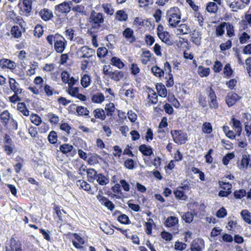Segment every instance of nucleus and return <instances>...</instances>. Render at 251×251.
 Returning <instances> with one entry per match:
<instances>
[{
    "label": "nucleus",
    "mask_w": 251,
    "mask_h": 251,
    "mask_svg": "<svg viewBox=\"0 0 251 251\" xmlns=\"http://www.w3.org/2000/svg\"><path fill=\"white\" fill-rule=\"evenodd\" d=\"M48 44L52 46L54 50L58 53H62L67 46V41L60 34H49L46 37Z\"/></svg>",
    "instance_id": "f257e3e1"
},
{
    "label": "nucleus",
    "mask_w": 251,
    "mask_h": 251,
    "mask_svg": "<svg viewBox=\"0 0 251 251\" xmlns=\"http://www.w3.org/2000/svg\"><path fill=\"white\" fill-rule=\"evenodd\" d=\"M70 3L63 1L54 6V13L57 17V23L61 24L67 19V15L71 10Z\"/></svg>",
    "instance_id": "f03ea898"
},
{
    "label": "nucleus",
    "mask_w": 251,
    "mask_h": 251,
    "mask_svg": "<svg viewBox=\"0 0 251 251\" xmlns=\"http://www.w3.org/2000/svg\"><path fill=\"white\" fill-rule=\"evenodd\" d=\"M166 18L168 25L171 27H176L180 22L181 13L176 6L171 7L166 12Z\"/></svg>",
    "instance_id": "7ed1b4c3"
},
{
    "label": "nucleus",
    "mask_w": 251,
    "mask_h": 251,
    "mask_svg": "<svg viewBox=\"0 0 251 251\" xmlns=\"http://www.w3.org/2000/svg\"><path fill=\"white\" fill-rule=\"evenodd\" d=\"M164 69L160 68L158 66H153L151 68V72L156 76L160 77L163 76L164 73L168 75L169 78H173V74L172 73V67L170 64L166 61L164 64Z\"/></svg>",
    "instance_id": "20e7f679"
},
{
    "label": "nucleus",
    "mask_w": 251,
    "mask_h": 251,
    "mask_svg": "<svg viewBox=\"0 0 251 251\" xmlns=\"http://www.w3.org/2000/svg\"><path fill=\"white\" fill-rule=\"evenodd\" d=\"M104 15L102 13L96 12L94 10L91 12L90 22L93 27L99 28L104 23Z\"/></svg>",
    "instance_id": "39448f33"
},
{
    "label": "nucleus",
    "mask_w": 251,
    "mask_h": 251,
    "mask_svg": "<svg viewBox=\"0 0 251 251\" xmlns=\"http://www.w3.org/2000/svg\"><path fill=\"white\" fill-rule=\"evenodd\" d=\"M164 26L160 24L157 27V35L162 42L168 45H172V42L170 40V35L169 32L165 31Z\"/></svg>",
    "instance_id": "423d86ee"
},
{
    "label": "nucleus",
    "mask_w": 251,
    "mask_h": 251,
    "mask_svg": "<svg viewBox=\"0 0 251 251\" xmlns=\"http://www.w3.org/2000/svg\"><path fill=\"white\" fill-rule=\"evenodd\" d=\"M76 54L79 58H90L95 55V50L90 48L88 46H84L79 49L76 51Z\"/></svg>",
    "instance_id": "0eeeda50"
},
{
    "label": "nucleus",
    "mask_w": 251,
    "mask_h": 251,
    "mask_svg": "<svg viewBox=\"0 0 251 251\" xmlns=\"http://www.w3.org/2000/svg\"><path fill=\"white\" fill-rule=\"evenodd\" d=\"M171 134L174 141L178 145L184 144L187 140L186 134L180 130H172Z\"/></svg>",
    "instance_id": "6e6552de"
},
{
    "label": "nucleus",
    "mask_w": 251,
    "mask_h": 251,
    "mask_svg": "<svg viewBox=\"0 0 251 251\" xmlns=\"http://www.w3.org/2000/svg\"><path fill=\"white\" fill-rule=\"evenodd\" d=\"M32 4L31 0H23L22 3L21 4H19L20 15L26 17L29 16L32 10Z\"/></svg>",
    "instance_id": "1a4fd4ad"
},
{
    "label": "nucleus",
    "mask_w": 251,
    "mask_h": 251,
    "mask_svg": "<svg viewBox=\"0 0 251 251\" xmlns=\"http://www.w3.org/2000/svg\"><path fill=\"white\" fill-rule=\"evenodd\" d=\"M103 72L104 75L110 77L111 78H123L124 73L120 71H115L112 72L109 70V68L106 65L103 66Z\"/></svg>",
    "instance_id": "9d476101"
},
{
    "label": "nucleus",
    "mask_w": 251,
    "mask_h": 251,
    "mask_svg": "<svg viewBox=\"0 0 251 251\" xmlns=\"http://www.w3.org/2000/svg\"><path fill=\"white\" fill-rule=\"evenodd\" d=\"M240 2L239 1H235L233 2H231L229 4V6L230 8L234 9V11H236L238 9H243L247 6H248L250 2V0H239Z\"/></svg>",
    "instance_id": "9b49d317"
},
{
    "label": "nucleus",
    "mask_w": 251,
    "mask_h": 251,
    "mask_svg": "<svg viewBox=\"0 0 251 251\" xmlns=\"http://www.w3.org/2000/svg\"><path fill=\"white\" fill-rule=\"evenodd\" d=\"M16 67V63L12 60L6 58H2L0 60V67L1 69H8L10 70H13Z\"/></svg>",
    "instance_id": "f8f14e48"
},
{
    "label": "nucleus",
    "mask_w": 251,
    "mask_h": 251,
    "mask_svg": "<svg viewBox=\"0 0 251 251\" xmlns=\"http://www.w3.org/2000/svg\"><path fill=\"white\" fill-rule=\"evenodd\" d=\"M249 154H243L240 164L238 165L239 169L244 170L249 166L251 167V159Z\"/></svg>",
    "instance_id": "ddd939ff"
},
{
    "label": "nucleus",
    "mask_w": 251,
    "mask_h": 251,
    "mask_svg": "<svg viewBox=\"0 0 251 251\" xmlns=\"http://www.w3.org/2000/svg\"><path fill=\"white\" fill-rule=\"evenodd\" d=\"M240 98L236 93H228L226 98V103L229 107L232 106Z\"/></svg>",
    "instance_id": "4468645a"
},
{
    "label": "nucleus",
    "mask_w": 251,
    "mask_h": 251,
    "mask_svg": "<svg viewBox=\"0 0 251 251\" xmlns=\"http://www.w3.org/2000/svg\"><path fill=\"white\" fill-rule=\"evenodd\" d=\"M204 247V241L201 239L194 240L191 245V251H202Z\"/></svg>",
    "instance_id": "2eb2a0df"
},
{
    "label": "nucleus",
    "mask_w": 251,
    "mask_h": 251,
    "mask_svg": "<svg viewBox=\"0 0 251 251\" xmlns=\"http://www.w3.org/2000/svg\"><path fill=\"white\" fill-rule=\"evenodd\" d=\"M123 35L131 43H133L136 40V38L134 35L133 30L131 28H126L123 32Z\"/></svg>",
    "instance_id": "dca6fc26"
},
{
    "label": "nucleus",
    "mask_w": 251,
    "mask_h": 251,
    "mask_svg": "<svg viewBox=\"0 0 251 251\" xmlns=\"http://www.w3.org/2000/svg\"><path fill=\"white\" fill-rule=\"evenodd\" d=\"M201 32L198 30H193L190 34L191 42L197 46L200 45L201 40Z\"/></svg>",
    "instance_id": "f3484780"
},
{
    "label": "nucleus",
    "mask_w": 251,
    "mask_h": 251,
    "mask_svg": "<svg viewBox=\"0 0 251 251\" xmlns=\"http://www.w3.org/2000/svg\"><path fill=\"white\" fill-rule=\"evenodd\" d=\"M39 15L41 19L44 21H48L53 17L52 11L47 8L42 9L39 12Z\"/></svg>",
    "instance_id": "a211bd4d"
},
{
    "label": "nucleus",
    "mask_w": 251,
    "mask_h": 251,
    "mask_svg": "<svg viewBox=\"0 0 251 251\" xmlns=\"http://www.w3.org/2000/svg\"><path fill=\"white\" fill-rule=\"evenodd\" d=\"M232 124V127L238 136H240L242 131V124L240 121L234 117L231 119Z\"/></svg>",
    "instance_id": "6ab92c4d"
},
{
    "label": "nucleus",
    "mask_w": 251,
    "mask_h": 251,
    "mask_svg": "<svg viewBox=\"0 0 251 251\" xmlns=\"http://www.w3.org/2000/svg\"><path fill=\"white\" fill-rule=\"evenodd\" d=\"M22 29L20 26L13 25L10 30L11 34L15 38H20L22 35Z\"/></svg>",
    "instance_id": "aec40b11"
},
{
    "label": "nucleus",
    "mask_w": 251,
    "mask_h": 251,
    "mask_svg": "<svg viewBox=\"0 0 251 251\" xmlns=\"http://www.w3.org/2000/svg\"><path fill=\"white\" fill-rule=\"evenodd\" d=\"M6 251H22L21 245L15 240L11 241L10 246L6 247Z\"/></svg>",
    "instance_id": "412c9836"
},
{
    "label": "nucleus",
    "mask_w": 251,
    "mask_h": 251,
    "mask_svg": "<svg viewBox=\"0 0 251 251\" xmlns=\"http://www.w3.org/2000/svg\"><path fill=\"white\" fill-rule=\"evenodd\" d=\"M206 10L210 14H216L218 10V4L210 1L206 4Z\"/></svg>",
    "instance_id": "4be33fe9"
},
{
    "label": "nucleus",
    "mask_w": 251,
    "mask_h": 251,
    "mask_svg": "<svg viewBox=\"0 0 251 251\" xmlns=\"http://www.w3.org/2000/svg\"><path fill=\"white\" fill-rule=\"evenodd\" d=\"M115 18L120 22L126 21L128 19V15L124 10H119L116 13Z\"/></svg>",
    "instance_id": "5701e85b"
},
{
    "label": "nucleus",
    "mask_w": 251,
    "mask_h": 251,
    "mask_svg": "<svg viewBox=\"0 0 251 251\" xmlns=\"http://www.w3.org/2000/svg\"><path fill=\"white\" fill-rule=\"evenodd\" d=\"M148 93V99L149 102H151L152 104H156L158 101L156 93L151 88L149 89Z\"/></svg>",
    "instance_id": "b1692460"
},
{
    "label": "nucleus",
    "mask_w": 251,
    "mask_h": 251,
    "mask_svg": "<svg viewBox=\"0 0 251 251\" xmlns=\"http://www.w3.org/2000/svg\"><path fill=\"white\" fill-rule=\"evenodd\" d=\"M226 25V22H224L220 24L219 25L216 26L215 33L217 37L222 36L225 33V27Z\"/></svg>",
    "instance_id": "393cba45"
},
{
    "label": "nucleus",
    "mask_w": 251,
    "mask_h": 251,
    "mask_svg": "<svg viewBox=\"0 0 251 251\" xmlns=\"http://www.w3.org/2000/svg\"><path fill=\"white\" fill-rule=\"evenodd\" d=\"M11 89L15 93H21L22 89L19 87V84L16 82V79H9Z\"/></svg>",
    "instance_id": "a878e982"
},
{
    "label": "nucleus",
    "mask_w": 251,
    "mask_h": 251,
    "mask_svg": "<svg viewBox=\"0 0 251 251\" xmlns=\"http://www.w3.org/2000/svg\"><path fill=\"white\" fill-rule=\"evenodd\" d=\"M139 150L144 155L146 156H150L152 153V149L149 147L147 146L146 145L143 144L140 146L139 148Z\"/></svg>",
    "instance_id": "bb28decb"
},
{
    "label": "nucleus",
    "mask_w": 251,
    "mask_h": 251,
    "mask_svg": "<svg viewBox=\"0 0 251 251\" xmlns=\"http://www.w3.org/2000/svg\"><path fill=\"white\" fill-rule=\"evenodd\" d=\"M97 182L100 185H105L109 183V178L101 173L98 174L96 179Z\"/></svg>",
    "instance_id": "cd10ccee"
},
{
    "label": "nucleus",
    "mask_w": 251,
    "mask_h": 251,
    "mask_svg": "<svg viewBox=\"0 0 251 251\" xmlns=\"http://www.w3.org/2000/svg\"><path fill=\"white\" fill-rule=\"evenodd\" d=\"M88 181L93 182L97 177L98 174L94 169H88L86 170Z\"/></svg>",
    "instance_id": "c85d7f7f"
},
{
    "label": "nucleus",
    "mask_w": 251,
    "mask_h": 251,
    "mask_svg": "<svg viewBox=\"0 0 251 251\" xmlns=\"http://www.w3.org/2000/svg\"><path fill=\"white\" fill-rule=\"evenodd\" d=\"M178 223V219L176 217L170 216L167 219L165 222V225L171 227L175 226Z\"/></svg>",
    "instance_id": "c756f323"
},
{
    "label": "nucleus",
    "mask_w": 251,
    "mask_h": 251,
    "mask_svg": "<svg viewBox=\"0 0 251 251\" xmlns=\"http://www.w3.org/2000/svg\"><path fill=\"white\" fill-rule=\"evenodd\" d=\"M76 112L78 116H88V117H90V116H89V111L87 109V108L83 106H77L76 108Z\"/></svg>",
    "instance_id": "7c9ffc66"
},
{
    "label": "nucleus",
    "mask_w": 251,
    "mask_h": 251,
    "mask_svg": "<svg viewBox=\"0 0 251 251\" xmlns=\"http://www.w3.org/2000/svg\"><path fill=\"white\" fill-rule=\"evenodd\" d=\"M95 118L100 119L101 120H104L106 118L105 111L101 108H97L94 112Z\"/></svg>",
    "instance_id": "2f4dec72"
},
{
    "label": "nucleus",
    "mask_w": 251,
    "mask_h": 251,
    "mask_svg": "<svg viewBox=\"0 0 251 251\" xmlns=\"http://www.w3.org/2000/svg\"><path fill=\"white\" fill-rule=\"evenodd\" d=\"M17 109L25 116H27L29 114V111L24 102L18 103L17 104Z\"/></svg>",
    "instance_id": "473e14b6"
},
{
    "label": "nucleus",
    "mask_w": 251,
    "mask_h": 251,
    "mask_svg": "<svg viewBox=\"0 0 251 251\" xmlns=\"http://www.w3.org/2000/svg\"><path fill=\"white\" fill-rule=\"evenodd\" d=\"M177 31L179 32V34H186L190 32L191 29L189 26L187 24H182L178 26Z\"/></svg>",
    "instance_id": "72a5a7b5"
},
{
    "label": "nucleus",
    "mask_w": 251,
    "mask_h": 251,
    "mask_svg": "<svg viewBox=\"0 0 251 251\" xmlns=\"http://www.w3.org/2000/svg\"><path fill=\"white\" fill-rule=\"evenodd\" d=\"M233 73V70L231 68L230 64L227 63L223 68V74L225 76L227 77H231Z\"/></svg>",
    "instance_id": "f704fd0d"
},
{
    "label": "nucleus",
    "mask_w": 251,
    "mask_h": 251,
    "mask_svg": "<svg viewBox=\"0 0 251 251\" xmlns=\"http://www.w3.org/2000/svg\"><path fill=\"white\" fill-rule=\"evenodd\" d=\"M226 35L229 37H233L235 35L234 27L233 25L229 22L226 23Z\"/></svg>",
    "instance_id": "c9c22d12"
},
{
    "label": "nucleus",
    "mask_w": 251,
    "mask_h": 251,
    "mask_svg": "<svg viewBox=\"0 0 251 251\" xmlns=\"http://www.w3.org/2000/svg\"><path fill=\"white\" fill-rule=\"evenodd\" d=\"M158 95L162 97L167 96V92L165 86L161 84H157L156 86Z\"/></svg>",
    "instance_id": "e433bc0d"
},
{
    "label": "nucleus",
    "mask_w": 251,
    "mask_h": 251,
    "mask_svg": "<svg viewBox=\"0 0 251 251\" xmlns=\"http://www.w3.org/2000/svg\"><path fill=\"white\" fill-rule=\"evenodd\" d=\"M151 54L149 50L144 51L142 55V63L144 65L147 64L151 60Z\"/></svg>",
    "instance_id": "4c0bfd02"
},
{
    "label": "nucleus",
    "mask_w": 251,
    "mask_h": 251,
    "mask_svg": "<svg viewBox=\"0 0 251 251\" xmlns=\"http://www.w3.org/2000/svg\"><path fill=\"white\" fill-rule=\"evenodd\" d=\"M30 120L32 123L39 126L42 123V119L36 114L32 113L30 116Z\"/></svg>",
    "instance_id": "58836bf2"
},
{
    "label": "nucleus",
    "mask_w": 251,
    "mask_h": 251,
    "mask_svg": "<svg viewBox=\"0 0 251 251\" xmlns=\"http://www.w3.org/2000/svg\"><path fill=\"white\" fill-rule=\"evenodd\" d=\"M10 118V114L7 110L3 111L0 115V119L4 125H7L8 123Z\"/></svg>",
    "instance_id": "ea45409f"
},
{
    "label": "nucleus",
    "mask_w": 251,
    "mask_h": 251,
    "mask_svg": "<svg viewBox=\"0 0 251 251\" xmlns=\"http://www.w3.org/2000/svg\"><path fill=\"white\" fill-rule=\"evenodd\" d=\"M111 64L119 69H122L124 67L125 64L121 61V60L117 57H112L111 59Z\"/></svg>",
    "instance_id": "a19ab883"
},
{
    "label": "nucleus",
    "mask_w": 251,
    "mask_h": 251,
    "mask_svg": "<svg viewBox=\"0 0 251 251\" xmlns=\"http://www.w3.org/2000/svg\"><path fill=\"white\" fill-rule=\"evenodd\" d=\"M198 72L201 77H206L210 73V69L200 66L198 68Z\"/></svg>",
    "instance_id": "79ce46f5"
},
{
    "label": "nucleus",
    "mask_w": 251,
    "mask_h": 251,
    "mask_svg": "<svg viewBox=\"0 0 251 251\" xmlns=\"http://www.w3.org/2000/svg\"><path fill=\"white\" fill-rule=\"evenodd\" d=\"M101 7L106 14L109 15H112L113 14L114 10V9L112 8L111 4L108 3H103L101 5Z\"/></svg>",
    "instance_id": "37998d69"
},
{
    "label": "nucleus",
    "mask_w": 251,
    "mask_h": 251,
    "mask_svg": "<svg viewBox=\"0 0 251 251\" xmlns=\"http://www.w3.org/2000/svg\"><path fill=\"white\" fill-rule=\"evenodd\" d=\"M92 101L95 103H101L104 100V96L102 93H97L91 98Z\"/></svg>",
    "instance_id": "c03bdc74"
},
{
    "label": "nucleus",
    "mask_w": 251,
    "mask_h": 251,
    "mask_svg": "<svg viewBox=\"0 0 251 251\" xmlns=\"http://www.w3.org/2000/svg\"><path fill=\"white\" fill-rule=\"evenodd\" d=\"M43 32L44 30L43 26L41 25H37L34 27V29L33 30L34 35L35 37L40 38L42 36Z\"/></svg>",
    "instance_id": "a18cd8bd"
},
{
    "label": "nucleus",
    "mask_w": 251,
    "mask_h": 251,
    "mask_svg": "<svg viewBox=\"0 0 251 251\" xmlns=\"http://www.w3.org/2000/svg\"><path fill=\"white\" fill-rule=\"evenodd\" d=\"M241 215L243 220L247 223L251 224V213L247 210H243L241 212Z\"/></svg>",
    "instance_id": "49530a36"
},
{
    "label": "nucleus",
    "mask_w": 251,
    "mask_h": 251,
    "mask_svg": "<svg viewBox=\"0 0 251 251\" xmlns=\"http://www.w3.org/2000/svg\"><path fill=\"white\" fill-rule=\"evenodd\" d=\"M115 109L114 103L110 102L105 106V110L106 111L107 116H111Z\"/></svg>",
    "instance_id": "de8ad7c7"
},
{
    "label": "nucleus",
    "mask_w": 251,
    "mask_h": 251,
    "mask_svg": "<svg viewBox=\"0 0 251 251\" xmlns=\"http://www.w3.org/2000/svg\"><path fill=\"white\" fill-rule=\"evenodd\" d=\"M73 149V146L68 144L62 145L59 147L60 151L64 154H67V153L71 151Z\"/></svg>",
    "instance_id": "09e8293b"
},
{
    "label": "nucleus",
    "mask_w": 251,
    "mask_h": 251,
    "mask_svg": "<svg viewBox=\"0 0 251 251\" xmlns=\"http://www.w3.org/2000/svg\"><path fill=\"white\" fill-rule=\"evenodd\" d=\"M250 36L246 32H243L239 37V42L241 44L247 43L250 40Z\"/></svg>",
    "instance_id": "8fccbe9b"
},
{
    "label": "nucleus",
    "mask_w": 251,
    "mask_h": 251,
    "mask_svg": "<svg viewBox=\"0 0 251 251\" xmlns=\"http://www.w3.org/2000/svg\"><path fill=\"white\" fill-rule=\"evenodd\" d=\"M108 49L105 47H100L97 50V56L99 58L104 57L108 53Z\"/></svg>",
    "instance_id": "3c124183"
},
{
    "label": "nucleus",
    "mask_w": 251,
    "mask_h": 251,
    "mask_svg": "<svg viewBox=\"0 0 251 251\" xmlns=\"http://www.w3.org/2000/svg\"><path fill=\"white\" fill-rule=\"evenodd\" d=\"M202 131L206 134H210L212 131V126L211 124L209 122H205L202 125Z\"/></svg>",
    "instance_id": "603ef678"
},
{
    "label": "nucleus",
    "mask_w": 251,
    "mask_h": 251,
    "mask_svg": "<svg viewBox=\"0 0 251 251\" xmlns=\"http://www.w3.org/2000/svg\"><path fill=\"white\" fill-rule=\"evenodd\" d=\"M48 138L50 143L52 144L56 143L57 141L56 132L53 130L50 131L48 135Z\"/></svg>",
    "instance_id": "864d4df0"
},
{
    "label": "nucleus",
    "mask_w": 251,
    "mask_h": 251,
    "mask_svg": "<svg viewBox=\"0 0 251 251\" xmlns=\"http://www.w3.org/2000/svg\"><path fill=\"white\" fill-rule=\"evenodd\" d=\"M232 47V41L231 40H228L226 42L222 43L220 45V49L222 51L230 49Z\"/></svg>",
    "instance_id": "5fc2aeb1"
},
{
    "label": "nucleus",
    "mask_w": 251,
    "mask_h": 251,
    "mask_svg": "<svg viewBox=\"0 0 251 251\" xmlns=\"http://www.w3.org/2000/svg\"><path fill=\"white\" fill-rule=\"evenodd\" d=\"M77 185H80V187L85 191H89L91 189V185L85 181L78 180L76 182Z\"/></svg>",
    "instance_id": "6e6d98bb"
},
{
    "label": "nucleus",
    "mask_w": 251,
    "mask_h": 251,
    "mask_svg": "<svg viewBox=\"0 0 251 251\" xmlns=\"http://www.w3.org/2000/svg\"><path fill=\"white\" fill-rule=\"evenodd\" d=\"M247 194V192L244 189H240L239 190H236L233 193L234 197L237 199H241L245 197Z\"/></svg>",
    "instance_id": "4d7b16f0"
},
{
    "label": "nucleus",
    "mask_w": 251,
    "mask_h": 251,
    "mask_svg": "<svg viewBox=\"0 0 251 251\" xmlns=\"http://www.w3.org/2000/svg\"><path fill=\"white\" fill-rule=\"evenodd\" d=\"M47 116L49 119L50 122L52 124H56L59 121L58 116L52 113H48Z\"/></svg>",
    "instance_id": "13d9d810"
},
{
    "label": "nucleus",
    "mask_w": 251,
    "mask_h": 251,
    "mask_svg": "<svg viewBox=\"0 0 251 251\" xmlns=\"http://www.w3.org/2000/svg\"><path fill=\"white\" fill-rule=\"evenodd\" d=\"M182 218L186 223H190L193 221L194 216L192 212H188L182 216Z\"/></svg>",
    "instance_id": "bf43d9fd"
},
{
    "label": "nucleus",
    "mask_w": 251,
    "mask_h": 251,
    "mask_svg": "<svg viewBox=\"0 0 251 251\" xmlns=\"http://www.w3.org/2000/svg\"><path fill=\"white\" fill-rule=\"evenodd\" d=\"M222 63L218 60H216L213 66V70L215 73H220L223 69Z\"/></svg>",
    "instance_id": "052dcab7"
},
{
    "label": "nucleus",
    "mask_w": 251,
    "mask_h": 251,
    "mask_svg": "<svg viewBox=\"0 0 251 251\" xmlns=\"http://www.w3.org/2000/svg\"><path fill=\"white\" fill-rule=\"evenodd\" d=\"M38 66V63L34 61L33 63L31 64L30 66V69L26 71V74L28 75L31 76L35 73V70Z\"/></svg>",
    "instance_id": "680f3d73"
},
{
    "label": "nucleus",
    "mask_w": 251,
    "mask_h": 251,
    "mask_svg": "<svg viewBox=\"0 0 251 251\" xmlns=\"http://www.w3.org/2000/svg\"><path fill=\"white\" fill-rule=\"evenodd\" d=\"M234 157V154L233 152L227 153L223 158V163L225 165H227L229 161Z\"/></svg>",
    "instance_id": "e2e57ef3"
},
{
    "label": "nucleus",
    "mask_w": 251,
    "mask_h": 251,
    "mask_svg": "<svg viewBox=\"0 0 251 251\" xmlns=\"http://www.w3.org/2000/svg\"><path fill=\"white\" fill-rule=\"evenodd\" d=\"M66 91L72 96L75 97L78 94V88L76 87H67L66 88Z\"/></svg>",
    "instance_id": "0e129e2a"
},
{
    "label": "nucleus",
    "mask_w": 251,
    "mask_h": 251,
    "mask_svg": "<svg viewBox=\"0 0 251 251\" xmlns=\"http://www.w3.org/2000/svg\"><path fill=\"white\" fill-rule=\"evenodd\" d=\"M125 167L129 170H133L134 168V162L132 159L128 158L125 161Z\"/></svg>",
    "instance_id": "69168bd1"
},
{
    "label": "nucleus",
    "mask_w": 251,
    "mask_h": 251,
    "mask_svg": "<svg viewBox=\"0 0 251 251\" xmlns=\"http://www.w3.org/2000/svg\"><path fill=\"white\" fill-rule=\"evenodd\" d=\"M219 186L221 188L224 190H226V191H231L232 185L229 182H226L223 181H219Z\"/></svg>",
    "instance_id": "338daca9"
},
{
    "label": "nucleus",
    "mask_w": 251,
    "mask_h": 251,
    "mask_svg": "<svg viewBox=\"0 0 251 251\" xmlns=\"http://www.w3.org/2000/svg\"><path fill=\"white\" fill-rule=\"evenodd\" d=\"M60 128L66 132V135L68 136L70 134V130L71 129V126L68 124L64 123L60 125Z\"/></svg>",
    "instance_id": "774afa93"
}]
</instances>
